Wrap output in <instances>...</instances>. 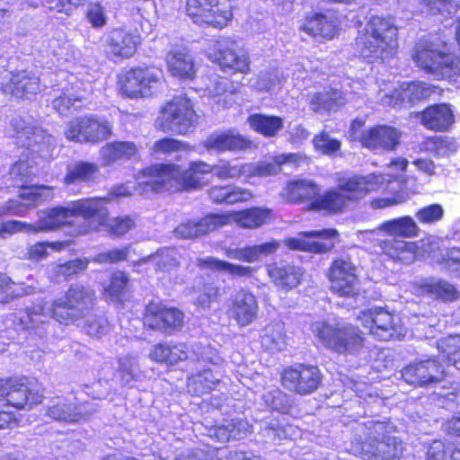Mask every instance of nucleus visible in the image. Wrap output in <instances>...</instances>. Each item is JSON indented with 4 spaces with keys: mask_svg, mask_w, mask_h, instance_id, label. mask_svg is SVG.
<instances>
[{
    "mask_svg": "<svg viewBox=\"0 0 460 460\" xmlns=\"http://www.w3.org/2000/svg\"><path fill=\"white\" fill-rule=\"evenodd\" d=\"M95 299L93 288L74 284L49 306L47 303L39 302L20 312L15 317L14 324L21 330H27L43 337L47 333L49 317L62 324L74 323L89 314Z\"/></svg>",
    "mask_w": 460,
    "mask_h": 460,
    "instance_id": "f257e3e1",
    "label": "nucleus"
},
{
    "mask_svg": "<svg viewBox=\"0 0 460 460\" xmlns=\"http://www.w3.org/2000/svg\"><path fill=\"white\" fill-rule=\"evenodd\" d=\"M210 173L212 165L203 161L190 163L184 171L176 164H155L137 174L135 190L140 195L198 190L208 184L205 176Z\"/></svg>",
    "mask_w": 460,
    "mask_h": 460,
    "instance_id": "f03ea898",
    "label": "nucleus"
},
{
    "mask_svg": "<svg viewBox=\"0 0 460 460\" xmlns=\"http://www.w3.org/2000/svg\"><path fill=\"white\" fill-rule=\"evenodd\" d=\"M391 429L388 423L374 420L357 423L349 452L365 459L399 460L402 455V442L387 436Z\"/></svg>",
    "mask_w": 460,
    "mask_h": 460,
    "instance_id": "7ed1b4c3",
    "label": "nucleus"
},
{
    "mask_svg": "<svg viewBox=\"0 0 460 460\" xmlns=\"http://www.w3.org/2000/svg\"><path fill=\"white\" fill-rule=\"evenodd\" d=\"M397 33V27L391 19L371 16L356 39L357 49L363 58L384 61L396 52Z\"/></svg>",
    "mask_w": 460,
    "mask_h": 460,
    "instance_id": "20e7f679",
    "label": "nucleus"
},
{
    "mask_svg": "<svg viewBox=\"0 0 460 460\" xmlns=\"http://www.w3.org/2000/svg\"><path fill=\"white\" fill-rule=\"evenodd\" d=\"M420 69L437 78H452L460 72V58L445 42L420 40L412 54Z\"/></svg>",
    "mask_w": 460,
    "mask_h": 460,
    "instance_id": "39448f33",
    "label": "nucleus"
},
{
    "mask_svg": "<svg viewBox=\"0 0 460 460\" xmlns=\"http://www.w3.org/2000/svg\"><path fill=\"white\" fill-rule=\"evenodd\" d=\"M312 331L323 346L339 354L357 356L364 349V338L360 331L351 324L316 322Z\"/></svg>",
    "mask_w": 460,
    "mask_h": 460,
    "instance_id": "423d86ee",
    "label": "nucleus"
},
{
    "mask_svg": "<svg viewBox=\"0 0 460 460\" xmlns=\"http://www.w3.org/2000/svg\"><path fill=\"white\" fill-rule=\"evenodd\" d=\"M296 155H280L271 162L233 164L221 159L212 165L213 174L222 181L233 180L243 177L246 182H251L252 178H261L275 175L280 172V166L286 163L295 161Z\"/></svg>",
    "mask_w": 460,
    "mask_h": 460,
    "instance_id": "0eeeda50",
    "label": "nucleus"
},
{
    "mask_svg": "<svg viewBox=\"0 0 460 460\" xmlns=\"http://www.w3.org/2000/svg\"><path fill=\"white\" fill-rule=\"evenodd\" d=\"M110 199H85L72 202L66 207L69 218L73 221V229L68 233L73 235L84 234L91 229L98 230L108 222V209L104 201Z\"/></svg>",
    "mask_w": 460,
    "mask_h": 460,
    "instance_id": "6e6552de",
    "label": "nucleus"
},
{
    "mask_svg": "<svg viewBox=\"0 0 460 460\" xmlns=\"http://www.w3.org/2000/svg\"><path fill=\"white\" fill-rule=\"evenodd\" d=\"M197 120L191 101L185 96H176L163 107L156 125L164 132L185 135L195 128Z\"/></svg>",
    "mask_w": 460,
    "mask_h": 460,
    "instance_id": "1a4fd4ad",
    "label": "nucleus"
},
{
    "mask_svg": "<svg viewBox=\"0 0 460 460\" xmlns=\"http://www.w3.org/2000/svg\"><path fill=\"white\" fill-rule=\"evenodd\" d=\"M10 127L13 128L10 135L16 138L17 145L26 147L31 155L37 154L42 159L52 156L56 139L44 129L28 125L20 118L13 119Z\"/></svg>",
    "mask_w": 460,
    "mask_h": 460,
    "instance_id": "9d476101",
    "label": "nucleus"
},
{
    "mask_svg": "<svg viewBox=\"0 0 460 460\" xmlns=\"http://www.w3.org/2000/svg\"><path fill=\"white\" fill-rule=\"evenodd\" d=\"M64 134L68 140L78 143H98L112 135L111 124L103 118L85 115L70 120Z\"/></svg>",
    "mask_w": 460,
    "mask_h": 460,
    "instance_id": "9b49d317",
    "label": "nucleus"
},
{
    "mask_svg": "<svg viewBox=\"0 0 460 460\" xmlns=\"http://www.w3.org/2000/svg\"><path fill=\"white\" fill-rule=\"evenodd\" d=\"M232 0H188L186 11L195 23L223 28L232 20Z\"/></svg>",
    "mask_w": 460,
    "mask_h": 460,
    "instance_id": "f8f14e48",
    "label": "nucleus"
},
{
    "mask_svg": "<svg viewBox=\"0 0 460 460\" xmlns=\"http://www.w3.org/2000/svg\"><path fill=\"white\" fill-rule=\"evenodd\" d=\"M38 168L36 162L20 160L10 169L9 177L12 180L11 185L7 188H20L19 197L28 202V205H36L38 202L49 197V189L43 185L27 186L32 178L37 174Z\"/></svg>",
    "mask_w": 460,
    "mask_h": 460,
    "instance_id": "ddd939ff",
    "label": "nucleus"
},
{
    "mask_svg": "<svg viewBox=\"0 0 460 460\" xmlns=\"http://www.w3.org/2000/svg\"><path fill=\"white\" fill-rule=\"evenodd\" d=\"M210 353L209 348L196 346L190 351L185 343L161 342L153 346L149 352V358L167 366H173L187 359L216 363V359L209 355Z\"/></svg>",
    "mask_w": 460,
    "mask_h": 460,
    "instance_id": "4468645a",
    "label": "nucleus"
},
{
    "mask_svg": "<svg viewBox=\"0 0 460 460\" xmlns=\"http://www.w3.org/2000/svg\"><path fill=\"white\" fill-rule=\"evenodd\" d=\"M208 58L227 73L247 74L250 59L244 51L237 52V43L231 38H220L208 49Z\"/></svg>",
    "mask_w": 460,
    "mask_h": 460,
    "instance_id": "2eb2a0df",
    "label": "nucleus"
},
{
    "mask_svg": "<svg viewBox=\"0 0 460 460\" xmlns=\"http://www.w3.org/2000/svg\"><path fill=\"white\" fill-rule=\"evenodd\" d=\"M280 379L289 392L307 395L317 390L322 383V374L316 366L296 364L284 368Z\"/></svg>",
    "mask_w": 460,
    "mask_h": 460,
    "instance_id": "dca6fc26",
    "label": "nucleus"
},
{
    "mask_svg": "<svg viewBox=\"0 0 460 460\" xmlns=\"http://www.w3.org/2000/svg\"><path fill=\"white\" fill-rule=\"evenodd\" d=\"M395 178L394 175L389 173H371L365 176L354 175L340 179L338 185L349 204L350 202L362 199L372 191L379 190L385 184L393 183Z\"/></svg>",
    "mask_w": 460,
    "mask_h": 460,
    "instance_id": "f3484780",
    "label": "nucleus"
},
{
    "mask_svg": "<svg viewBox=\"0 0 460 460\" xmlns=\"http://www.w3.org/2000/svg\"><path fill=\"white\" fill-rule=\"evenodd\" d=\"M358 321L368 330L369 334L380 341H389L401 335V326L395 322L394 316L382 307L362 311Z\"/></svg>",
    "mask_w": 460,
    "mask_h": 460,
    "instance_id": "a211bd4d",
    "label": "nucleus"
},
{
    "mask_svg": "<svg viewBox=\"0 0 460 460\" xmlns=\"http://www.w3.org/2000/svg\"><path fill=\"white\" fill-rule=\"evenodd\" d=\"M349 258H338L332 263L329 279L332 290L340 296L354 297L359 294V279Z\"/></svg>",
    "mask_w": 460,
    "mask_h": 460,
    "instance_id": "6ab92c4d",
    "label": "nucleus"
},
{
    "mask_svg": "<svg viewBox=\"0 0 460 460\" xmlns=\"http://www.w3.org/2000/svg\"><path fill=\"white\" fill-rule=\"evenodd\" d=\"M161 78L162 72L159 70L130 69L119 79L120 90L130 98L148 96L161 84Z\"/></svg>",
    "mask_w": 460,
    "mask_h": 460,
    "instance_id": "aec40b11",
    "label": "nucleus"
},
{
    "mask_svg": "<svg viewBox=\"0 0 460 460\" xmlns=\"http://www.w3.org/2000/svg\"><path fill=\"white\" fill-rule=\"evenodd\" d=\"M42 395L32 393L21 379L10 378L0 381V403L15 409H30L41 402Z\"/></svg>",
    "mask_w": 460,
    "mask_h": 460,
    "instance_id": "412c9836",
    "label": "nucleus"
},
{
    "mask_svg": "<svg viewBox=\"0 0 460 460\" xmlns=\"http://www.w3.org/2000/svg\"><path fill=\"white\" fill-rule=\"evenodd\" d=\"M337 235L335 229L300 232L296 237L287 238L284 243L291 250L323 253L334 246L332 239Z\"/></svg>",
    "mask_w": 460,
    "mask_h": 460,
    "instance_id": "4be33fe9",
    "label": "nucleus"
},
{
    "mask_svg": "<svg viewBox=\"0 0 460 460\" xmlns=\"http://www.w3.org/2000/svg\"><path fill=\"white\" fill-rule=\"evenodd\" d=\"M432 91L429 85L423 82L402 83L398 87L388 93H378V100L384 105L392 107L411 106L415 102L426 99L431 94Z\"/></svg>",
    "mask_w": 460,
    "mask_h": 460,
    "instance_id": "5701e85b",
    "label": "nucleus"
},
{
    "mask_svg": "<svg viewBox=\"0 0 460 460\" xmlns=\"http://www.w3.org/2000/svg\"><path fill=\"white\" fill-rule=\"evenodd\" d=\"M144 322L150 329L171 334L182 326L183 314L176 308L150 303L146 306Z\"/></svg>",
    "mask_w": 460,
    "mask_h": 460,
    "instance_id": "b1692460",
    "label": "nucleus"
},
{
    "mask_svg": "<svg viewBox=\"0 0 460 460\" xmlns=\"http://www.w3.org/2000/svg\"><path fill=\"white\" fill-rule=\"evenodd\" d=\"M444 367L435 358L410 364L402 371L403 380L413 385H429L440 382L445 376Z\"/></svg>",
    "mask_w": 460,
    "mask_h": 460,
    "instance_id": "393cba45",
    "label": "nucleus"
},
{
    "mask_svg": "<svg viewBox=\"0 0 460 460\" xmlns=\"http://www.w3.org/2000/svg\"><path fill=\"white\" fill-rule=\"evenodd\" d=\"M106 52L114 58H128L137 51L141 43L138 33L117 28L109 31L103 37Z\"/></svg>",
    "mask_w": 460,
    "mask_h": 460,
    "instance_id": "a878e982",
    "label": "nucleus"
},
{
    "mask_svg": "<svg viewBox=\"0 0 460 460\" xmlns=\"http://www.w3.org/2000/svg\"><path fill=\"white\" fill-rule=\"evenodd\" d=\"M259 312V305L256 296L246 290H241L230 299L227 315L240 327H245L252 323Z\"/></svg>",
    "mask_w": 460,
    "mask_h": 460,
    "instance_id": "bb28decb",
    "label": "nucleus"
},
{
    "mask_svg": "<svg viewBox=\"0 0 460 460\" xmlns=\"http://www.w3.org/2000/svg\"><path fill=\"white\" fill-rule=\"evenodd\" d=\"M94 411L95 409L88 402L75 404L67 399L57 398L48 406L46 415L59 422L76 423Z\"/></svg>",
    "mask_w": 460,
    "mask_h": 460,
    "instance_id": "cd10ccee",
    "label": "nucleus"
},
{
    "mask_svg": "<svg viewBox=\"0 0 460 460\" xmlns=\"http://www.w3.org/2000/svg\"><path fill=\"white\" fill-rule=\"evenodd\" d=\"M1 84L4 93L21 99L37 94L40 91V78L26 70L9 73L6 80Z\"/></svg>",
    "mask_w": 460,
    "mask_h": 460,
    "instance_id": "c85d7f7f",
    "label": "nucleus"
},
{
    "mask_svg": "<svg viewBox=\"0 0 460 460\" xmlns=\"http://www.w3.org/2000/svg\"><path fill=\"white\" fill-rule=\"evenodd\" d=\"M411 293L427 296L446 303L454 302L459 297V291L452 283L441 279H422L411 284Z\"/></svg>",
    "mask_w": 460,
    "mask_h": 460,
    "instance_id": "c756f323",
    "label": "nucleus"
},
{
    "mask_svg": "<svg viewBox=\"0 0 460 460\" xmlns=\"http://www.w3.org/2000/svg\"><path fill=\"white\" fill-rule=\"evenodd\" d=\"M90 91V84L86 85L72 76L69 84L63 87L61 93L53 99L52 107L58 113L66 114L71 108L81 107Z\"/></svg>",
    "mask_w": 460,
    "mask_h": 460,
    "instance_id": "7c9ffc66",
    "label": "nucleus"
},
{
    "mask_svg": "<svg viewBox=\"0 0 460 460\" xmlns=\"http://www.w3.org/2000/svg\"><path fill=\"white\" fill-rule=\"evenodd\" d=\"M208 151L239 152L251 148L252 141L233 130L214 132L203 142Z\"/></svg>",
    "mask_w": 460,
    "mask_h": 460,
    "instance_id": "2f4dec72",
    "label": "nucleus"
},
{
    "mask_svg": "<svg viewBox=\"0 0 460 460\" xmlns=\"http://www.w3.org/2000/svg\"><path fill=\"white\" fill-rule=\"evenodd\" d=\"M267 271L275 286L287 291L300 285L305 273L302 267L284 261L269 264Z\"/></svg>",
    "mask_w": 460,
    "mask_h": 460,
    "instance_id": "473e14b6",
    "label": "nucleus"
},
{
    "mask_svg": "<svg viewBox=\"0 0 460 460\" xmlns=\"http://www.w3.org/2000/svg\"><path fill=\"white\" fill-rule=\"evenodd\" d=\"M270 216L271 209L259 207H253L237 212L218 214V217H225L224 221L226 222L222 223V226L235 223L240 227L249 229L263 226L270 218Z\"/></svg>",
    "mask_w": 460,
    "mask_h": 460,
    "instance_id": "72a5a7b5",
    "label": "nucleus"
},
{
    "mask_svg": "<svg viewBox=\"0 0 460 460\" xmlns=\"http://www.w3.org/2000/svg\"><path fill=\"white\" fill-rule=\"evenodd\" d=\"M400 132L393 127L379 126L366 131L361 137L362 145L373 150H393L399 144Z\"/></svg>",
    "mask_w": 460,
    "mask_h": 460,
    "instance_id": "f704fd0d",
    "label": "nucleus"
},
{
    "mask_svg": "<svg viewBox=\"0 0 460 460\" xmlns=\"http://www.w3.org/2000/svg\"><path fill=\"white\" fill-rule=\"evenodd\" d=\"M62 226L73 229V221L69 218L66 207H57L39 213L38 221L28 225L31 233L53 231Z\"/></svg>",
    "mask_w": 460,
    "mask_h": 460,
    "instance_id": "c9c22d12",
    "label": "nucleus"
},
{
    "mask_svg": "<svg viewBox=\"0 0 460 460\" xmlns=\"http://www.w3.org/2000/svg\"><path fill=\"white\" fill-rule=\"evenodd\" d=\"M224 220L225 217H218V214H210L197 222L187 221L180 224L174 233L177 237L183 239L197 238L221 227L222 223L226 222Z\"/></svg>",
    "mask_w": 460,
    "mask_h": 460,
    "instance_id": "e433bc0d",
    "label": "nucleus"
},
{
    "mask_svg": "<svg viewBox=\"0 0 460 460\" xmlns=\"http://www.w3.org/2000/svg\"><path fill=\"white\" fill-rule=\"evenodd\" d=\"M138 147L131 141L108 143L100 149V160L103 166L125 162L137 157Z\"/></svg>",
    "mask_w": 460,
    "mask_h": 460,
    "instance_id": "4c0bfd02",
    "label": "nucleus"
},
{
    "mask_svg": "<svg viewBox=\"0 0 460 460\" xmlns=\"http://www.w3.org/2000/svg\"><path fill=\"white\" fill-rule=\"evenodd\" d=\"M252 427L245 420L234 419L224 424L210 427L208 435L220 443L233 440H240L252 433Z\"/></svg>",
    "mask_w": 460,
    "mask_h": 460,
    "instance_id": "58836bf2",
    "label": "nucleus"
},
{
    "mask_svg": "<svg viewBox=\"0 0 460 460\" xmlns=\"http://www.w3.org/2000/svg\"><path fill=\"white\" fill-rule=\"evenodd\" d=\"M168 70L181 79H192L196 75L193 57L187 49L170 51L166 57Z\"/></svg>",
    "mask_w": 460,
    "mask_h": 460,
    "instance_id": "ea45409f",
    "label": "nucleus"
},
{
    "mask_svg": "<svg viewBox=\"0 0 460 460\" xmlns=\"http://www.w3.org/2000/svg\"><path fill=\"white\" fill-rule=\"evenodd\" d=\"M421 123L431 130H447L454 123L453 111L445 103L429 106L422 112Z\"/></svg>",
    "mask_w": 460,
    "mask_h": 460,
    "instance_id": "a19ab883",
    "label": "nucleus"
},
{
    "mask_svg": "<svg viewBox=\"0 0 460 460\" xmlns=\"http://www.w3.org/2000/svg\"><path fill=\"white\" fill-rule=\"evenodd\" d=\"M377 231H383L388 235L401 238L416 237L420 234V228L416 221L410 216L387 220L376 230L366 231V234H374Z\"/></svg>",
    "mask_w": 460,
    "mask_h": 460,
    "instance_id": "79ce46f5",
    "label": "nucleus"
},
{
    "mask_svg": "<svg viewBox=\"0 0 460 460\" xmlns=\"http://www.w3.org/2000/svg\"><path fill=\"white\" fill-rule=\"evenodd\" d=\"M321 192V188L310 180H296L288 183L284 190L287 201L297 203L304 200H314Z\"/></svg>",
    "mask_w": 460,
    "mask_h": 460,
    "instance_id": "37998d69",
    "label": "nucleus"
},
{
    "mask_svg": "<svg viewBox=\"0 0 460 460\" xmlns=\"http://www.w3.org/2000/svg\"><path fill=\"white\" fill-rule=\"evenodd\" d=\"M382 252L394 261L410 264L415 260L416 244L402 239H392L381 242Z\"/></svg>",
    "mask_w": 460,
    "mask_h": 460,
    "instance_id": "c03bdc74",
    "label": "nucleus"
},
{
    "mask_svg": "<svg viewBox=\"0 0 460 460\" xmlns=\"http://www.w3.org/2000/svg\"><path fill=\"white\" fill-rule=\"evenodd\" d=\"M261 344L262 348L270 352H279L287 345L285 325L282 322H271L261 331Z\"/></svg>",
    "mask_w": 460,
    "mask_h": 460,
    "instance_id": "a18cd8bd",
    "label": "nucleus"
},
{
    "mask_svg": "<svg viewBox=\"0 0 460 460\" xmlns=\"http://www.w3.org/2000/svg\"><path fill=\"white\" fill-rule=\"evenodd\" d=\"M348 206L349 202L340 190L339 185L336 189H330L323 195L317 196L310 204L314 210H324L332 214L342 212Z\"/></svg>",
    "mask_w": 460,
    "mask_h": 460,
    "instance_id": "49530a36",
    "label": "nucleus"
},
{
    "mask_svg": "<svg viewBox=\"0 0 460 460\" xmlns=\"http://www.w3.org/2000/svg\"><path fill=\"white\" fill-rule=\"evenodd\" d=\"M302 30L312 36L332 39L335 35L336 22L325 14L314 13L306 19Z\"/></svg>",
    "mask_w": 460,
    "mask_h": 460,
    "instance_id": "de8ad7c7",
    "label": "nucleus"
},
{
    "mask_svg": "<svg viewBox=\"0 0 460 460\" xmlns=\"http://www.w3.org/2000/svg\"><path fill=\"white\" fill-rule=\"evenodd\" d=\"M181 254L175 248H162L155 253L142 258L138 261V265L146 262H153L156 270L162 271H170L180 265Z\"/></svg>",
    "mask_w": 460,
    "mask_h": 460,
    "instance_id": "09e8293b",
    "label": "nucleus"
},
{
    "mask_svg": "<svg viewBox=\"0 0 460 460\" xmlns=\"http://www.w3.org/2000/svg\"><path fill=\"white\" fill-rule=\"evenodd\" d=\"M198 265L201 268H208L230 274L233 277H250L255 272V268L233 264L228 261H220L214 257L199 259Z\"/></svg>",
    "mask_w": 460,
    "mask_h": 460,
    "instance_id": "8fccbe9b",
    "label": "nucleus"
},
{
    "mask_svg": "<svg viewBox=\"0 0 460 460\" xmlns=\"http://www.w3.org/2000/svg\"><path fill=\"white\" fill-rule=\"evenodd\" d=\"M36 289L32 285L16 283L5 274H0V303H8L15 297L31 295Z\"/></svg>",
    "mask_w": 460,
    "mask_h": 460,
    "instance_id": "3c124183",
    "label": "nucleus"
},
{
    "mask_svg": "<svg viewBox=\"0 0 460 460\" xmlns=\"http://www.w3.org/2000/svg\"><path fill=\"white\" fill-rule=\"evenodd\" d=\"M343 94L347 95V93L338 90L315 93L310 101V107L315 112H329L345 103L348 98L344 97Z\"/></svg>",
    "mask_w": 460,
    "mask_h": 460,
    "instance_id": "603ef678",
    "label": "nucleus"
},
{
    "mask_svg": "<svg viewBox=\"0 0 460 460\" xmlns=\"http://www.w3.org/2000/svg\"><path fill=\"white\" fill-rule=\"evenodd\" d=\"M219 380V376H216L211 369H205L189 378L188 391L200 396L215 389Z\"/></svg>",
    "mask_w": 460,
    "mask_h": 460,
    "instance_id": "864d4df0",
    "label": "nucleus"
},
{
    "mask_svg": "<svg viewBox=\"0 0 460 460\" xmlns=\"http://www.w3.org/2000/svg\"><path fill=\"white\" fill-rule=\"evenodd\" d=\"M250 127L265 137H274L283 128V120L279 117L253 114L248 118Z\"/></svg>",
    "mask_w": 460,
    "mask_h": 460,
    "instance_id": "5fc2aeb1",
    "label": "nucleus"
},
{
    "mask_svg": "<svg viewBox=\"0 0 460 460\" xmlns=\"http://www.w3.org/2000/svg\"><path fill=\"white\" fill-rule=\"evenodd\" d=\"M460 148V140L453 137L444 136L429 139L426 149L437 157H447Z\"/></svg>",
    "mask_w": 460,
    "mask_h": 460,
    "instance_id": "6e6d98bb",
    "label": "nucleus"
},
{
    "mask_svg": "<svg viewBox=\"0 0 460 460\" xmlns=\"http://www.w3.org/2000/svg\"><path fill=\"white\" fill-rule=\"evenodd\" d=\"M99 172L97 164L87 162L76 163L69 166L65 181L72 184L75 181H90L93 180Z\"/></svg>",
    "mask_w": 460,
    "mask_h": 460,
    "instance_id": "4d7b16f0",
    "label": "nucleus"
},
{
    "mask_svg": "<svg viewBox=\"0 0 460 460\" xmlns=\"http://www.w3.org/2000/svg\"><path fill=\"white\" fill-rule=\"evenodd\" d=\"M265 405L281 413H287L291 408L290 397L277 387H270L262 394Z\"/></svg>",
    "mask_w": 460,
    "mask_h": 460,
    "instance_id": "13d9d810",
    "label": "nucleus"
},
{
    "mask_svg": "<svg viewBox=\"0 0 460 460\" xmlns=\"http://www.w3.org/2000/svg\"><path fill=\"white\" fill-rule=\"evenodd\" d=\"M438 349H441L439 359H446L448 365L460 370V338L455 337L440 341Z\"/></svg>",
    "mask_w": 460,
    "mask_h": 460,
    "instance_id": "bf43d9fd",
    "label": "nucleus"
},
{
    "mask_svg": "<svg viewBox=\"0 0 460 460\" xmlns=\"http://www.w3.org/2000/svg\"><path fill=\"white\" fill-rule=\"evenodd\" d=\"M128 282V276L122 271L112 274L110 283L104 287V296L111 301H118L125 293Z\"/></svg>",
    "mask_w": 460,
    "mask_h": 460,
    "instance_id": "052dcab7",
    "label": "nucleus"
},
{
    "mask_svg": "<svg viewBox=\"0 0 460 460\" xmlns=\"http://www.w3.org/2000/svg\"><path fill=\"white\" fill-rule=\"evenodd\" d=\"M445 216V209L440 204H430L417 210L415 217L424 226H433L440 222Z\"/></svg>",
    "mask_w": 460,
    "mask_h": 460,
    "instance_id": "680f3d73",
    "label": "nucleus"
},
{
    "mask_svg": "<svg viewBox=\"0 0 460 460\" xmlns=\"http://www.w3.org/2000/svg\"><path fill=\"white\" fill-rule=\"evenodd\" d=\"M119 372L123 384L130 385L139 375V364L137 357L125 356L119 359Z\"/></svg>",
    "mask_w": 460,
    "mask_h": 460,
    "instance_id": "e2e57ef3",
    "label": "nucleus"
},
{
    "mask_svg": "<svg viewBox=\"0 0 460 460\" xmlns=\"http://www.w3.org/2000/svg\"><path fill=\"white\" fill-rule=\"evenodd\" d=\"M152 152L155 155H171L180 151L190 150L188 143L165 137L154 143Z\"/></svg>",
    "mask_w": 460,
    "mask_h": 460,
    "instance_id": "0e129e2a",
    "label": "nucleus"
},
{
    "mask_svg": "<svg viewBox=\"0 0 460 460\" xmlns=\"http://www.w3.org/2000/svg\"><path fill=\"white\" fill-rule=\"evenodd\" d=\"M454 444L434 440L428 447L426 460H452Z\"/></svg>",
    "mask_w": 460,
    "mask_h": 460,
    "instance_id": "69168bd1",
    "label": "nucleus"
},
{
    "mask_svg": "<svg viewBox=\"0 0 460 460\" xmlns=\"http://www.w3.org/2000/svg\"><path fill=\"white\" fill-rule=\"evenodd\" d=\"M86 18L94 29L104 27L108 21L106 10L100 4H92L89 5L86 12Z\"/></svg>",
    "mask_w": 460,
    "mask_h": 460,
    "instance_id": "338daca9",
    "label": "nucleus"
},
{
    "mask_svg": "<svg viewBox=\"0 0 460 460\" xmlns=\"http://www.w3.org/2000/svg\"><path fill=\"white\" fill-rule=\"evenodd\" d=\"M314 147L325 155H332L341 148L340 141L331 138L329 135L323 132L314 138Z\"/></svg>",
    "mask_w": 460,
    "mask_h": 460,
    "instance_id": "774afa93",
    "label": "nucleus"
}]
</instances>
